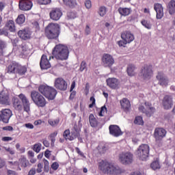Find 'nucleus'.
Segmentation results:
<instances>
[{"mask_svg":"<svg viewBox=\"0 0 175 175\" xmlns=\"http://www.w3.org/2000/svg\"><path fill=\"white\" fill-rule=\"evenodd\" d=\"M12 107L16 111H24L29 113L31 111V103L25 94L21 93L18 97L14 96L12 99Z\"/></svg>","mask_w":175,"mask_h":175,"instance_id":"1","label":"nucleus"},{"mask_svg":"<svg viewBox=\"0 0 175 175\" xmlns=\"http://www.w3.org/2000/svg\"><path fill=\"white\" fill-rule=\"evenodd\" d=\"M52 54L53 56H50L49 59L55 58L59 61H66L69 57V49L66 45L59 44L53 48Z\"/></svg>","mask_w":175,"mask_h":175,"instance_id":"2","label":"nucleus"},{"mask_svg":"<svg viewBox=\"0 0 175 175\" xmlns=\"http://www.w3.org/2000/svg\"><path fill=\"white\" fill-rule=\"evenodd\" d=\"M98 170L103 172L104 174H114L119 175L122 173V170L120 167H116L113 164L107 161L102 160L98 163Z\"/></svg>","mask_w":175,"mask_h":175,"instance_id":"3","label":"nucleus"},{"mask_svg":"<svg viewBox=\"0 0 175 175\" xmlns=\"http://www.w3.org/2000/svg\"><path fill=\"white\" fill-rule=\"evenodd\" d=\"M61 33V27L58 23H51L45 27L44 35L49 40L58 39Z\"/></svg>","mask_w":175,"mask_h":175,"instance_id":"4","label":"nucleus"},{"mask_svg":"<svg viewBox=\"0 0 175 175\" xmlns=\"http://www.w3.org/2000/svg\"><path fill=\"white\" fill-rule=\"evenodd\" d=\"M30 96L37 107L43 109L47 105V100H46V98L40 92L33 90L31 92Z\"/></svg>","mask_w":175,"mask_h":175,"instance_id":"5","label":"nucleus"},{"mask_svg":"<svg viewBox=\"0 0 175 175\" xmlns=\"http://www.w3.org/2000/svg\"><path fill=\"white\" fill-rule=\"evenodd\" d=\"M38 92L49 100H54L58 94L55 88L46 85H40L38 87Z\"/></svg>","mask_w":175,"mask_h":175,"instance_id":"6","label":"nucleus"},{"mask_svg":"<svg viewBox=\"0 0 175 175\" xmlns=\"http://www.w3.org/2000/svg\"><path fill=\"white\" fill-rule=\"evenodd\" d=\"M119 160L122 165H131L133 162V154L131 152H123L119 154Z\"/></svg>","mask_w":175,"mask_h":175,"instance_id":"7","label":"nucleus"},{"mask_svg":"<svg viewBox=\"0 0 175 175\" xmlns=\"http://www.w3.org/2000/svg\"><path fill=\"white\" fill-rule=\"evenodd\" d=\"M102 64L104 68H112L115 64L114 57L109 53H104L101 57Z\"/></svg>","mask_w":175,"mask_h":175,"instance_id":"8","label":"nucleus"},{"mask_svg":"<svg viewBox=\"0 0 175 175\" xmlns=\"http://www.w3.org/2000/svg\"><path fill=\"white\" fill-rule=\"evenodd\" d=\"M148 154H150V146L148 144H142L139 146L137 150V155L142 159L148 158Z\"/></svg>","mask_w":175,"mask_h":175,"instance_id":"9","label":"nucleus"},{"mask_svg":"<svg viewBox=\"0 0 175 175\" xmlns=\"http://www.w3.org/2000/svg\"><path fill=\"white\" fill-rule=\"evenodd\" d=\"M54 87L59 91H66L68 90V82L62 77L56 78L54 82Z\"/></svg>","mask_w":175,"mask_h":175,"instance_id":"10","label":"nucleus"},{"mask_svg":"<svg viewBox=\"0 0 175 175\" xmlns=\"http://www.w3.org/2000/svg\"><path fill=\"white\" fill-rule=\"evenodd\" d=\"M140 75L144 79H150V77H152V75H154L152 66L150 64L144 65L141 70Z\"/></svg>","mask_w":175,"mask_h":175,"instance_id":"11","label":"nucleus"},{"mask_svg":"<svg viewBox=\"0 0 175 175\" xmlns=\"http://www.w3.org/2000/svg\"><path fill=\"white\" fill-rule=\"evenodd\" d=\"M13 116L12 110L10 109H4L0 111V121L5 122V124H8L9 122V120Z\"/></svg>","mask_w":175,"mask_h":175,"instance_id":"12","label":"nucleus"},{"mask_svg":"<svg viewBox=\"0 0 175 175\" xmlns=\"http://www.w3.org/2000/svg\"><path fill=\"white\" fill-rule=\"evenodd\" d=\"M145 106L148 109V111H146V108H144V106L139 107V111H142V113H145L147 117H151V116L155 113V108L152 107L151 103L149 102H146Z\"/></svg>","mask_w":175,"mask_h":175,"instance_id":"13","label":"nucleus"},{"mask_svg":"<svg viewBox=\"0 0 175 175\" xmlns=\"http://www.w3.org/2000/svg\"><path fill=\"white\" fill-rule=\"evenodd\" d=\"M0 105H10V94L8 91L0 92Z\"/></svg>","mask_w":175,"mask_h":175,"instance_id":"14","label":"nucleus"},{"mask_svg":"<svg viewBox=\"0 0 175 175\" xmlns=\"http://www.w3.org/2000/svg\"><path fill=\"white\" fill-rule=\"evenodd\" d=\"M156 79L159 81V85H161V87H167L169 85V79L165 76L163 72H158Z\"/></svg>","mask_w":175,"mask_h":175,"instance_id":"15","label":"nucleus"},{"mask_svg":"<svg viewBox=\"0 0 175 175\" xmlns=\"http://www.w3.org/2000/svg\"><path fill=\"white\" fill-rule=\"evenodd\" d=\"M166 130L163 128H156L154 132V137L156 142H160L166 136Z\"/></svg>","mask_w":175,"mask_h":175,"instance_id":"16","label":"nucleus"},{"mask_svg":"<svg viewBox=\"0 0 175 175\" xmlns=\"http://www.w3.org/2000/svg\"><path fill=\"white\" fill-rule=\"evenodd\" d=\"M49 17L53 21H58L62 17V11L59 8H53L49 13Z\"/></svg>","mask_w":175,"mask_h":175,"instance_id":"17","label":"nucleus"},{"mask_svg":"<svg viewBox=\"0 0 175 175\" xmlns=\"http://www.w3.org/2000/svg\"><path fill=\"white\" fill-rule=\"evenodd\" d=\"M18 36L22 40H29L32 36V31L29 29H24L18 31Z\"/></svg>","mask_w":175,"mask_h":175,"instance_id":"18","label":"nucleus"},{"mask_svg":"<svg viewBox=\"0 0 175 175\" xmlns=\"http://www.w3.org/2000/svg\"><path fill=\"white\" fill-rule=\"evenodd\" d=\"M32 6V1L30 0H21L19 1V9L23 10V12L31 10Z\"/></svg>","mask_w":175,"mask_h":175,"instance_id":"19","label":"nucleus"},{"mask_svg":"<svg viewBox=\"0 0 175 175\" xmlns=\"http://www.w3.org/2000/svg\"><path fill=\"white\" fill-rule=\"evenodd\" d=\"M109 129L110 135L114 136L115 137H118L122 135V131H121L120 126L118 125H110L109 126Z\"/></svg>","mask_w":175,"mask_h":175,"instance_id":"20","label":"nucleus"},{"mask_svg":"<svg viewBox=\"0 0 175 175\" xmlns=\"http://www.w3.org/2000/svg\"><path fill=\"white\" fill-rule=\"evenodd\" d=\"M122 40H125L128 44L132 43L135 40V36L129 31H123L121 33Z\"/></svg>","mask_w":175,"mask_h":175,"instance_id":"21","label":"nucleus"},{"mask_svg":"<svg viewBox=\"0 0 175 175\" xmlns=\"http://www.w3.org/2000/svg\"><path fill=\"white\" fill-rule=\"evenodd\" d=\"M40 66L41 69L46 70L50 69L51 68V64H50V60L47 59V55H42L40 62Z\"/></svg>","mask_w":175,"mask_h":175,"instance_id":"22","label":"nucleus"},{"mask_svg":"<svg viewBox=\"0 0 175 175\" xmlns=\"http://www.w3.org/2000/svg\"><path fill=\"white\" fill-rule=\"evenodd\" d=\"M163 106L165 110L172 109L173 106V98L169 95H166L163 99Z\"/></svg>","mask_w":175,"mask_h":175,"instance_id":"23","label":"nucleus"},{"mask_svg":"<svg viewBox=\"0 0 175 175\" xmlns=\"http://www.w3.org/2000/svg\"><path fill=\"white\" fill-rule=\"evenodd\" d=\"M154 10H155L157 14L156 17L157 20H161L163 17V7L162 4L159 3H156L154 4Z\"/></svg>","mask_w":175,"mask_h":175,"instance_id":"24","label":"nucleus"},{"mask_svg":"<svg viewBox=\"0 0 175 175\" xmlns=\"http://www.w3.org/2000/svg\"><path fill=\"white\" fill-rule=\"evenodd\" d=\"M106 83L108 87L112 90H116V88H118V86L120 85V81H118L117 78H108L106 80Z\"/></svg>","mask_w":175,"mask_h":175,"instance_id":"25","label":"nucleus"},{"mask_svg":"<svg viewBox=\"0 0 175 175\" xmlns=\"http://www.w3.org/2000/svg\"><path fill=\"white\" fill-rule=\"evenodd\" d=\"M18 65V62L12 61L7 67V73H9L10 75H16Z\"/></svg>","mask_w":175,"mask_h":175,"instance_id":"26","label":"nucleus"},{"mask_svg":"<svg viewBox=\"0 0 175 175\" xmlns=\"http://www.w3.org/2000/svg\"><path fill=\"white\" fill-rule=\"evenodd\" d=\"M120 105L125 113H128L131 110V101L128 98H124L120 100Z\"/></svg>","mask_w":175,"mask_h":175,"instance_id":"27","label":"nucleus"},{"mask_svg":"<svg viewBox=\"0 0 175 175\" xmlns=\"http://www.w3.org/2000/svg\"><path fill=\"white\" fill-rule=\"evenodd\" d=\"M63 137L66 140H70V142H72L77 137V134L75 133H71L70 135V130L66 129L64 133H63Z\"/></svg>","mask_w":175,"mask_h":175,"instance_id":"28","label":"nucleus"},{"mask_svg":"<svg viewBox=\"0 0 175 175\" xmlns=\"http://www.w3.org/2000/svg\"><path fill=\"white\" fill-rule=\"evenodd\" d=\"M89 123L92 128H98L100 124L99 121H98V119H96L95 116H94L92 113L89 115Z\"/></svg>","mask_w":175,"mask_h":175,"instance_id":"29","label":"nucleus"},{"mask_svg":"<svg viewBox=\"0 0 175 175\" xmlns=\"http://www.w3.org/2000/svg\"><path fill=\"white\" fill-rule=\"evenodd\" d=\"M28 70V67L27 66H23L20 63H18V66L16 68V72L17 75L19 76H24L25 73H27Z\"/></svg>","mask_w":175,"mask_h":175,"instance_id":"30","label":"nucleus"},{"mask_svg":"<svg viewBox=\"0 0 175 175\" xmlns=\"http://www.w3.org/2000/svg\"><path fill=\"white\" fill-rule=\"evenodd\" d=\"M18 166H21V167L25 169V167L29 166V161H28L25 157L22 156L18 159Z\"/></svg>","mask_w":175,"mask_h":175,"instance_id":"31","label":"nucleus"},{"mask_svg":"<svg viewBox=\"0 0 175 175\" xmlns=\"http://www.w3.org/2000/svg\"><path fill=\"white\" fill-rule=\"evenodd\" d=\"M118 12L121 16L126 17V16H129L131 14L132 10L131 8L120 7L118 8Z\"/></svg>","mask_w":175,"mask_h":175,"instance_id":"32","label":"nucleus"},{"mask_svg":"<svg viewBox=\"0 0 175 175\" xmlns=\"http://www.w3.org/2000/svg\"><path fill=\"white\" fill-rule=\"evenodd\" d=\"M5 27H8L10 32H16V25L14 24V21H8L5 24Z\"/></svg>","mask_w":175,"mask_h":175,"instance_id":"33","label":"nucleus"},{"mask_svg":"<svg viewBox=\"0 0 175 175\" xmlns=\"http://www.w3.org/2000/svg\"><path fill=\"white\" fill-rule=\"evenodd\" d=\"M135 70H136V67H135V65L129 64L127 66V69H126L127 75L131 77H132V76H135V75H136V72H135Z\"/></svg>","mask_w":175,"mask_h":175,"instance_id":"34","label":"nucleus"},{"mask_svg":"<svg viewBox=\"0 0 175 175\" xmlns=\"http://www.w3.org/2000/svg\"><path fill=\"white\" fill-rule=\"evenodd\" d=\"M64 5L68 6V8H75L77 5V1L76 0H62Z\"/></svg>","mask_w":175,"mask_h":175,"instance_id":"35","label":"nucleus"},{"mask_svg":"<svg viewBox=\"0 0 175 175\" xmlns=\"http://www.w3.org/2000/svg\"><path fill=\"white\" fill-rule=\"evenodd\" d=\"M170 14H174L175 13V1L171 0L167 5Z\"/></svg>","mask_w":175,"mask_h":175,"instance_id":"36","label":"nucleus"},{"mask_svg":"<svg viewBox=\"0 0 175 175\" xmlns=\"http://www.w3.org/2000/svg\"><path fill=\"white\" fill-rule=\"evenodd\" d=\"M141 24L146 28V29H151L152 28V24L151 23V21L147 19H143L141 21Z\"/></svg>","mask_w":175,"mask_h":175,"instance_id":"37","label":"nucleus"},{"mask_svg":"<svg viewBox=\"0 0 175 175\" xmlns=\"http://www.w3.org/2000/svg\"><path fill=\"white\" fill-rule=\"evenodd\" d=\"M16 24L18 25H21L25 23V16L24 14H20L18 16L17 18L16 19Z\"/></svg>","mask_w":175,"mask_h":175,"instance_id":"38","label":"nucleus"},{"mask_svg":"<svg viewBox=\"0 0 175 175\" xmlns=\"http://www.w3.org/2000/svg\"><path fill=\"white\" fill-rule=\"evenodd\" d=\"M57 135H58V133L57 131H55L49 135V138L51 142V146H54V144L55 143V137H57Z\"/></svg>","mask_w":175,"mask_h":175,"instance_id":"39","label":"nucleus"},{"mask_svg":"<svg viewBox=\"0 0 175 175\" xmlns=\"http://www.w3.org/2000/svg\"><path fill=\"white\" fill-rule=\"evenodd\" d=\"M134 124H135L136 125H144V121H143V118L142 116L135 117Z\"/></svg>","mask_w":175,"mask_h":175,"instance_id":"40","label":"nucleus"},{"mask_svg":"<svg viewBox=\"0 0 175 175\" xmlns=\"http://www.w3.org/2000/svg\"><path fill=\"white\" fill-rule=\"evenodd\" d=\"M150 167L153 170H157V169H161V165H159V161H154L150 164Z\"/></svg>","mask_w":175,"mask_h":175,"instance_id":"41","label":"nucleus"},{"mask_svg":"<svg viewBox=\"0 0 175 175\" xmlns=\"http://www.w3.org/2000/svg\"><path fill=\"white\" fill-rule=\"evenodd\" d=\"M48 123L49 125H51V126H57V125L59 124V119H49L48 120Z\"/></svg>","mask_w":175,"mask_h":175,"instance_id":"42","label":"nucleus"},{"mask_svg":"<svg viewBox=\"0 0 175 175\" xmlns=\"http://www.w3.org/2000/svg\"><path fill=\"white\" fill-rule=\"evenodd\" d=\"M98 150L100 154H105V152L107 151V147H106V146H105L104 144H100L98 146Z\"/></svg>","mask_w":175,"mask_h":175,"instance_id":"43","label":"nucleus"},{"mask_svg":"<svg viewBox=\"0 0 175 175\" xmlns=\"http://www.w3.org/2000/svg\"><path fill=\"white\" fill-rule=\"evenodd\" d=\"M33 150L35 152L39 153L40 152V150H42V144L38 143L35 144L33 146Z\"/></svg>","mask_w":175,"mask_h":175,"instance_id":"44","label":"nucleus"},{"mask_svg":"<svg viewBox=\"0 0 175 175\" xmlns=\"http://www.w3.org/2000/svg\"><path fill=\"white\" fill-rule=\"evenodd\" d=\"M43 163H44V172L45 173H49V161H47V159H43Z\"/></svg>","mask_w":175,"mask_h":175,"instance_id":"45","label":"nucleus"},{"mask_svg":"<svg viewBox=\"0 0 175 175\" xmlns=\"http://www.w3.org/2000/svg\"><path fill=\"white\" fill-rule=\"evenodd\" d=\"M107 9L106 8V7L105 6H101L99 8V11H98V14L101 16L103 17V16H105L106 14V12H107Z\"/></svg>","mask_w":175,"mask_h":175,"instance_id":"46","label":"nucleus"},{"mask_svg":"<svg viewBox=\"0 0 175 175\" xmlns=\"http://www.w3.org/2000/svg\"><path fill=\"white\" fill-rule=\"evenodd\" d=\"M21 55H27V54H28V48H27V45H21Z\"/></svg>","mask_w":175,"mask_h":175,"instance_id":"47","label":"nucleus"},{"mask_svg":"<svg viewBox=\"0 0 175 175\" xmlns=\"http://www.w3.org/2000/svg\"><path fill=\"white\" fill-rule=\"evenodd\" d=\"M6 47V44L5 42L0 40V55H3V49Z\"/></svg>","mask_w":175,"mask_h":175,"instance_id":"48","label":"nucleus"},{"mask_svg":"<svg viewBox=\"0 0 175 175\" xmlns=\"http://www.w3.org/2000/svg\"><path fill=\"white\" fill-rule=\"evenodd\" d=\"M67 16L68 18H76L77 17V13L76 12H68L67 13Z\"/></svg>","mask_w":175,"mask_h":175,"instance_id":"49","label":"nucleus"},{"mask_svg":"<svg viewBox=\"0 0 175 175\" xmlns=\"http://www.w3.org/2000/svg\"><path fill=\"white\" fill-rule=\"evenodd\" d=\"M85 69H87V62L82 61L80 65L79 71L83 72Z\"/></svg>","mask_w":175,"mask_h":175,"instance_id":"50","label":"nucleus"},{"mask_svg":"<svg viewBox=\"0 0 175 175\" xmlns=\"http://www.w3.org/2000/svg\"><path fill=\"white\" fill-rule=\"evenodd\" d=\"M37 3L39 5H49L51 3V0H37Z\"/></svg>","mask_w":175,"mask_h":175,"instance_id":"51","label":"nucleus"},{"mask_svg":"<svg viewBox=\"0 0 175 175\" xmlns=\"http://www.w3.org/2000/svg\"><path fill=\"white\" fill-rule=\"evenodd\" d=\"M105 111H107V108L106 107V105L101 107L100 112L98 113V116L100 117H103V114L105 113Z\"/></svg>","mask_w":175,"mask_h":175,"instance_id":"52","label":"nucleus"},{"mask_svg":"<svg viewBox=\"0 0 175 175\" xmlns=\"http://www.w3.org/2000/svg\"><path fill=\"white\" fill-rule=\"evenodd\" d=\"M3 148L5 149V150L7 152H9V154H10V155H14L15 152H14V150L12 148H10V147L8 148V147H6V146H3Z\"/></svg>","mask_w":175,"mask_h":175,"instance_id":"53","label":"nucleus"},{"mask_svg":"<svg viewBox=\"0 0 175 175\" xmlns=\"http://www.w3.org/2000/svg\"><path fill=\"white\" fill-rule=\"evenodd\" d=\"M90 102H92L91 104L89 105V109H92V107H94V106H95V98L94 96L90 97Z\"/></svg>","mask_w":175,"mask_h":175,"instance_id":"54","label":"nucleus"},{"mask_svg":"<svg viewBox=\"0 0 175 175\" xmlns=\"http://www.w3.org/2000/svg\"><path fill=\"white\" fill-rule=\"evenodd\" d=\"M33 28L35 29V31H39L40 29V27L39 26V23L37 21L33 22L32 23Z\"/></svg>","mask_w":175,"mask_h":175,"instance_id":"55","label":"nucleus"},{"mask_svg":"<svg viewBox=\"0 0 175 175\" xmlns=\"http://www.w3.org/2000/svg\"><path fill=\"white\" fill-rule=\"evenodd\" d=\"M118 44L119 47H125V46H126V44H128V43L126 42V41L122 40L118 41Z\"/></svg>","mask_w":175,"mask_h":175,"instance_id":"56","label":"nucleus"},{"mask_svg":"<svg viewBox=\"0 0 175 175\" xmlns=\"http://www.w3.org/2000/svg\"><path fill=\"white\" fill-rule=\"evenodd\" d=\"M85 6L86 9H91V8H92V3L91 2V0L85 1Z\"/></svg>","mask_w":175,"mask_h":175,"instance_id":"57","label":"nucleus"},{"mask_svg":"<svg viewBox=\"0 0 175 175\" xmlns=\"http://www.w3.org/2000/svg\"><path fill=\"white\" fill-rule=\"evenodd\" d=\"M58 167H59V164L57 162H54L51 165V168L53 170H58Z\"/></svg>","mask_w":175,"mask_h":175,"instance_id":"58","label":"nucleus"},{"mask_svg":"<svg viewBox=\"0 0 175 175\" xmlns=\"http://www.w3.org/2000/svg\"><path fill=\"white\" fill-rule=\"evenodd\" d=\"M42 169H43V164H42V163H39L37 165V173H42Z\"/></svg>","mask_w":175,"mask_h":175,"instance_id":"59","label":"nucleus"},{"mask_svg":"<svg viewBox=\"0 0 175 175\" xmlns=\"http://www.w3.org/2000/svg\"><path fill=\"white\" fill-rule=\"evenodd\" d=\"M85 35H90V33H91V28L88 25H87L85 28Z\"/></svg>","mask_w":175,"mask_h":175,"instance_id":"60","label":"nucleus"},{"mask_svg":"<svg viewBox=\"0 0 175 175\" xmlns=\"http://www.w3.org/2000/svg\"><path fill=\"white\" fill-rule=\"evenodd\" d=\"M2 142H10L13 140V137H3L1 139Z\"/></svg>","mask_w":175,"mask_h":175,"instance_id":"61","label":"nucleus"},{"mask_svg":"<svg viewBox=\"0 0 175 175\" xmlns=\"http://www.w3.org/2000/svg\"><path fill=\"white\" fill-rule=\"evenodd\" d=\"M25 128H27V129H33L34 126L33 124L31 123H26L25 124Z\"/></svg>","mask_w":175,"mask_h":175,"instance_id":"62","label":"nucleus"},{"mask_svg":"<svg viewBox=\"0 0 175 175\" xmlns=\"http://www.w3.org/2000/svg\"><path fill=\"white\" fill-rule=\"evenodd\" d=\"M3 131H9L10 132H12L13 131V127L11 126H7L3 128Z\"/></svg>","mask_w":175,"mask_h":175,"instance_id":"63","label":"nucleus"},{"mask_svg":"<svg viewBox=\"0 0 175 175\" xmlns=\"http://www.w3.org/2000/svg\"><path fill=\"white\" fill-rule=\"evenodd\" d=\"M8 175H17V173L13 170H9L8 171Z\"/></svg>","mask_w":175,"mask_h":175,"instance_id":"64","label":"nucleus"}]
</instances>
